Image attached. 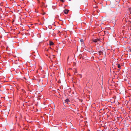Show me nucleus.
I'll list each match as a JSON object with an SVG mask.
<instances>
[{"label": "nucleus", "mask_w": 131, "mask_h": 131, "mask_svg": "<svg viewBox=\"0 0 131 131\" xmlns=\"http://www.w3.org/2000/svg\"><path fill=\"white\" fill-rule=\"evenodd\" d=\"M54 43L52 41H50L49 43V45L50 46L52 45H53Z\"/></svg>", "instance_id": "5"}, {"label": "nucleus", "mask_w": 131, "mask_h": 131, "mask_svg": "<svg viewBox=\"0 0 131 131\" xmlns=\"http://www.w3.org/2000/svg\"><path fill=\"white\" fill-rule=\"evenodd\" d=\"M80 41L81 42H83V39H81L80 40Z\"/></svg>", "instance_id": "8"}, {"label": "nucleus", "mask_w": 131, "mask_h": 131, "mask_svg": "<svg viewBox=\"0 0 131 131\" xmlns=\"http://www.w3.org/2000/svg\"><path fill=\"white\" fill-rule=\"evenodd\" d=\"M2 38V37H0V38Z\"/></svg>", "instance_id": "12"}, {"label": "nucleus", "mask_w": 131, "mask_h": 131, "mask_svg": "<svg viewBox=\"0 0 131 131\" xmlns=\"http://www.w3.org/2000/svg\"><path fill=\"white\" fill-rule=\"evenodd\" d=\"M54 55H52V56H49V58H50V59L51 60V61L52 62V60H51V58H52L53 59L54 58H55V57H54Z\"/></svg>", "instance_id": "4"}, {"label": "nucleus", "mask_w": 131, "mask_h": 131, "mask_svg": "<svg viewBox=\"0 0 131 131\" xmlns=\"http://www.w3.org/2000/svg\"><path fill=\"white\" fill-rule=\"evenodd\" d=\"M69 11V10L66 9L64 11V13L65 14H67L68 13Z\"/></svg>", "instance_id": "3"}, {"label": "nucleus", "mask_w": 131, "mask_h": 131, "mask_svg": "<svg viewBox=\"0 0 131 131\" xmlns=\"http://www.w3.org/2000/svg\"><path fill=\"white\" fill-rule=\"evenodd\" d=\"M65 101L66 102V103H68L69 102H70V101L68 99H66L65 100Z\"/></svg>", "instance_id": "6"}, {"label": "nucleus", "mask_w": 131, "mask_h": 131, "mask_svg": "<svg viewBox=\"0 0 131 131\" xmlns=\"http://www.w3.org/2000/svg\"><path fill=\"white\" fill-rule=\"evenodd\" d=\"M99 51H98L99 53V55L103 54V52H104V49L103 47L101 46L99 48Z\"/></svg>", "instance_id": "1"}, {"label": "nucleus", "mask_w": 131, "mask_h": 131, "mask_svg": "<svg viewBox=\"0 0 131 131\" xmlns=\"http://www.w3.org/2000/svg\"><path fill=\"white\" fill-rule=\"evenodd\" d=\"M99 41V39H93V41L94 42H96Z\"/></svg>", "instance_id": "2"}, {"label": "nucleus", "mask_w": 131, "mask_h": 131, "mask_svg": "<svg viewBox=\"0 0 131 131\" xmlns=\"http://www.w3.org/2000/svg\"><path fill=\"white\" fill-rule=\"evenodd\" d=\"M130 14H131V9L129 10Z\"/></svg>", "instance_id": "10"}, {"label": "nucleus", "mask_w": 131, "mask_h": 131, "mask_svg": "<svg viewBox=\"0 0 131 131\" xmlns=\"http://www.w3.org/2000/svg\"><path fill=\"white\" fill-rule=\"evenodd\" d=\"M118 67L119 68H120L121 66L120 65V64H118Z\"/></svg>", "instance_id": "7"}, {"label": "nucleus", "mask_w": 131, "mask_h": 131, "mask_svg": "<svg viewBox=\"0 0 131 131\" xmlns=\"http://www.w3.org/2000/svg\"><path fill=\"white\" fill-rule=\"evenodd\" d=\"M45 12H44V13H43V15H45Z\"/></svg>", "instance_id": "11"}, {"label": "nucleus", "mask_w": 131, "mask_h": 131, "mask_svg": "<svg viewBox=\"0 0 131 131\" xmlns=\"http://www.w3.org/2000/svg\"><path fill=\"white\" fill-rule=\"evenodd\" d=\"M34 56H35V55H34Z\"/></svg>", "instance_id": "13"}, {"label": "nucleus", "mask_w": 131, "mask_h": 131, "mask_svg": "<svg viewBox=\"0 0 131 131\" xmlns=\"http://www.w3.org/2000/svg\"><path fill=\"white\" fill-rule=\"evenodd\" d=\"M92 53L94 54V51L93 50H92Z\"/></svg>", "instance_id": "9"}]
</instances>
